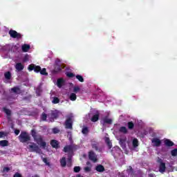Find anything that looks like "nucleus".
Here are the masks:
<instances>
[{"instance_id": "nucleus-1", "label": "nucleus", "mask_w": 177, "mask_h": 177, "mask_svg": "<svg viewBox=\"0 0 177 177\" xmlns=\"http://www.w3.org/2000/svg\"><path fill=\"white\" fill-rule=\"evenodd\" d=\"M31 136H32L35 142H36L39 146L43 147V149L46 147V142L44 141V138H42V136L37 134V131H35V129L31 130Z\"/></svg>"}, {"instance_id": "nucleus-2", "label": "nucleus", "mask_w": 177, "mask_h": 177, "mask_svg": "<svg viewBox=\"0 0 177 177\" xmlns=\"http://www.w3.org/2000/svg\"><path fill=\"white\" fill-rule=\"evenodd\" d=\"M19 140L21 142V143H27V142H30V140H31V137L28 133L21 131L19 136Z\"/></svg>"}, {"instance_id": "nucleus-3", "label": "nucleus", "mask_w": 177, "mask_h": 177, "mask_svg": "<svg viewBox=\"0 0 177 177\" xmlns=\"http://www.w3.org/2000/svg\"><path fill=\"white\" fill-rule=\"evenodd\" d=\"M157 163L159 164V172L160 174H164L165 169H167V166H165V162L160 158H158Z\"/></svg>"}, {"instance_id": "nucleus-4", "label": "nucleus", "mask_w": 177, "mask_h": 177, "mask_svg": "<svg viewBox=\"0 0 177 177\" xmlns=\"http://www.w3.org/2000/svg\"><path fill=\"white\" fill-rule=\"evenodd\" d=\"M8 34L11 38H17V39H21V34L17 32V31L14 30H10Z\"/></svg>"}, {"instance_id": "nucleus-5", "label": "nucleus", "mask_w": 177, "mask_h": 177, "mask_svg": "<svg viewBox=\"0 0 177 177\" xmlns=\"http://www.w3.org/2000/svg\"><path fill=\"white\" fill-rule=\"evenodd\" d=\"M28 70L29 71H32V70L35 71V73H40L41 71V66H37L35 64H31L28 66Z\"/></svg>"}, {"instance_id": "nucleus-6", "label": "nucleus", "mask_w": 177, "mask_h": 177, "mask_svg": "<svg viewBox=\"0 0 177 177\" xmlns=\"http://www.w3.org/2000/svg\"><path fill=\"white\" fill-rule=\"evenodd\" d=\"M66 129H73V118L68 117L65 121Z\"/></svg>"}, {"instance_id": "nucleus-7", "label": "nucleus", "mask_w": 177, "mask_h": 177, "mask_svg": "<svg viewBox=\"0 0 177 177\" xmlns=\"http://www.w3.org/2000/svg\"><path fill=\"white\" fill-rule=\"evenodd\" d=\"M29 149H30V151H35L36 153H41V149H39V147L37 145L35 142H31V145H29Z\"/></svg>"}, {"instance_id": "nucleus-8", "label": "nucleus", "mask_w": 177, "mask_h": 177, "mask_svg": "<svg viewBox=\"0 0 177 177\" xmlns=\"http://www.w3.org/2000/svg\"><path fill=\"white\" fill-rule=\"evenodd\" d=\"M88 158L91 160V161H93V162H97V156H96V154L93 151H90L88 152Z\"/></svg>"}, {"instance_id": "nucleus-9", "label": "nucleus", "mask_w": 177, "mask_h": 177, "mask_svg": "<svg viewBox=\"0 0 177 177\" xmlns=\"http://www.w3.org/2000/svg\"><path fill=\"white\" fill-rule=\"evenodd\" d=\"M59 118V112L57 110H54L51 111L50 113V121L53 122L55 120Z\"/></svg>"}, {"instance_id": "nucleus-10", "label": "nucleus", "mask_w": 177, "mask_h": 177, "mask_svg": "<svg viewBox=\"0 0 177 177\" xmlns=\"http://www.w3.org/2000/svg\"><path fill=\"white\" fill-rule=\"evenodd\" d=\"M64 153H73L74 151V147L73 145H66L64 147Z\"/></svg>"}, {"instance_id": "nucleus-11", "label": "nucleus", "mask_w": 177, "mask_h": 177, "mask_svg": "<svg viewBox=\"0 0 177 177\" xmlns=\"http://www.w3.org/2000/svg\"><path fill=\"white\" fill-rule=\"evenodd\" d=\"M50 144L53 149H59V147H60V145H59V141L56 140H51Z\"/></svg>"}, {"instance_id": "nucleus-12", "label": "nucleus", "mask_w": 177, "mask_h": 177, "mask_svg": "<svg viewBox=\"0 0 177 177\" xmlns=\"http://www.w3.org/2000/svg\"><path fill=\"white\" fill-rule=\"evenodd\" d=\"M99 117H100V113L97 112L96 114L93 115L91 118L92 122H97L99 121Z\"/></svg>"}, {"instance_id": "nucleus-13", "label": "nucleus", "mask_w": 177, "mask_h": 177, "mask_svg": "<svg viewBox=\"0 0 177 177\" xmlns=\"http://www.w3.org/2000/svg\"><path fill=\"white\" fill-rule=\"evenodd\" d=\"M11 92L15 93V95H20V93H21V89H20L19 86H14L11 88Z\"/></svg>"}, {"instance_id": "nucleus-14", "label": "nucleus", "mask_w": 177, "mask_h": 177, "mask_svg": "<svg viewBox=\"0 0 177 177\" xmlns=\"http://www.w3.org/2000/svg\"><path fill=\"white\" fill-rule=\"evenodd\" d=\"M164 142H165V146H166L167 147H172V146H174L175 145V143H174V142H172L169 139L165 140Z\"/></svg>"}, {"instance_id": "nucleus-15", "label": "nucleus", "mask_w": 177, "mask_h": 177, "mask_svg": "<svg viewBox=\"0 0 177 177\" xmlns=\"http://www.w3.org/2000/svg\"><path fill=\"white\" fill-rule=\"evenodd\" d=\"M15 68L18 71H23L24 70V65L21 62L17 63L15 65Z\"/></svg>"}, {"instance_id": "nucleus-16", "label": "nucleus", "mask_w": 177, "mask_h": 177, "mask_svg": "<svg viewBox=\"0 0 177 177\" xmlns=\"http://www.w3.org/2000/svg\"><path fill=\"white\" fill-rule=\"evenodd\" d=\"M64 79L63 78H59L57 80V86H58V88H62V86H63V85H64Z\"/></svg>"}, {"instance_id": "nucleus-17", "label": "nucleus", "mask_w": 177, "mask_h": 177, "mask_svg": "<svg viewBox=\"0 0 177 177\" xmlns=\"http://www.w3.org/2000/svg\"><path fill=\"white\" fill-rule=\"evenodd\" d=\"M95 171L97 172H104V166L102 165H98L95 167Z\"/></svg>"}, {"instance_id": "nucleus-18", "label": "nucleus", "mask_w": 177, "mask_h": 177, "mask_svg": "<svg viewBox=\"0 0 177 177\" xmlns=\"http://www.w3.org/2000/svg\"><path fill=\"white\" fill-rule=\"evenodd\" d=\"M3 111L8 115V118L12 115V111L8 109L6 107H3Z\"/></svg>"}, {"instance_id": "nucleus-19", "label": "nucleus", "mask_w": 177, "mask_h": 177, "mask_svg": "<svg viewBox=\"0 0 177 177\" xmlns=\"http://www.w3.org/2000/svg\"><path fill=\"white\" fill-rule=\"evenodd\" d=\"M152 143H155V146H156V147L161 146V140L158 138H153L152 140Z\"/></svg>"}, {"instance_id": "nucleus-20", "label": "nucleus", "mask_w": 177, "mask_h": 177, "mask_svg": "<svg viewBox=\"0 0 177 177\" xmlns=\"http://www.w3.org/2000/svg\"><path fill=\"white\" fill-rule=\"evenodd\" d=\"M120 145L122 149H125V147H127V140L126 139H120Z\"/></svg>"}, {"instance_id": "nucleus-21", "label": "nucleus", "mask_w": 177, "mask_h": 177, "mask_svg": "<svg viewBox=\"0 0 177 177\" xmlns=\"http://www.w3.org/2000/svg\"><path fill=\"white\" fill-rule=\"evenodd\" d=\"M0 146H1L2 147H6V146H9V141L6 140H1Z\"/></svg>"}, {"instance_id": "nucleus-22", "label": "nucleus", "mask_w": 177, "mask_h": 177, "mask_svg": "<svg viewBox=\"0 0 177 177\" xmlns=\"http://www.w3.org/2000/svg\"><path fill=\"white\" fill-rule=\"evenodd\" d=\"M30 45L24 44L21 48L22 52H25V53L28 52V50H30Z\"/></svg>"}, {"instance_id": "nucleus-23", "label": "nucleus", "mask_w": 177, "mask_h": 177, "mask_svg": "<svg viewBox=\"0 0 177 177\" xmlns=\"http://www.w3.org/2000/svg\"><path fill=\"white\" fill-rule=\"evenodd\" d=\"M69 99L71 102H75L77 100V94L71 93L69 96Z\"/></svg>"}, {"instance_id": "nucleus-24", "label": "nucleus", "mask_w": 177, "mask_h": 177, "mask_svg": "<svg viewBox=\"0 0 177 177\" xmlns=\"http://www.w3.org/2000/svg\"><path fill=\"white\" fill-rule=\"evenodd\" d=\"M119 131L121 133H124V135H127V133H128V129H127V127H121L119 129Z\"/></svg>"}, {"instance_id": "nucleus-25", "label": "nucleus", "mask_w": 177, "mask_h": 177, "mask_svg": "<svg viewBox=\"0 0 177 177\" xmlns=\"http://www.w3.org/2000/svg\"><path fill=\"white\" fill-rule=\"evenodd\" d=\"M4 77L6 80H12V73H10V71H7L4 73Z\"/></svg>"}, {"instance_id": "nucleus-26", "label": "nucleus", "mask_w": 177, "mask_h": 177, "mask_svg": "<svg viewBox=\"0 0 177 177\" xmlns=\"http://www.w3.org/2000/svg\"><path fill=\"white\" fill-rule=\"evenodd\" d=\"M41 93H42V86L39 85L36 88V94L37 96H41Z\"/></svg>"}, {"instance_id": "nucleus-27", "label": "nucleus", "mask_w": 177, "mask_h": 177, "mask_svg": "<svg viewBox=\"0 0 177 177\" xmlns=\"http://www.w3.org/2000/svg\"><path fill=\"white\" fill-rule=\"evenodd\" d=\"M127 127H128V129H129L130 131H132V129L135 128V124L132 121L129 122H127Z\"/></svg>"}, {"instance_id": "nucleus-28", "label": "nucleus", "mask_w": 177, "mask_h": 177, "mask_svg": "<svg viewBox=\"0 0 177 177\" xmlns=\"http://www.w3.org/2000/svg\"><path fill=\"white\" fill-rule=\"evenodd\" d=\"M105 142L106 143L109 149H111V147H113V144L111 143V141H110V138L106 137L105 138Z\"/></svg>"}, {"instance_id": "nucleus-29", "label": "nucleus", "mask_w": 177, "mask_h": 177, "mask_svg": "<svg viewBox=\"0 0 177 177\" xmlns=\"http://www.w3.org/2000/svg\"><path fill=\"white\" fill-rule=\"evenodd\" d=\"M60 164H61V167H62V168H64V167H66V165H67V162L66 161V158L65 157H63L60 160Z\"/></svg>"}, {"instance_id": "nucleus-30", "label": "nucleus", "mask_w": 177, "mask_h": 177, "mask_svg": "<svg viewBox=\"0 0 177 177\" xmlns=\"http://www.w3.org/2000/svg\"><path fill=\"white\" fill-rule=\"evenodd\" d=\"M103 122L104 124H112L113 123V120L111 119H109L107 117H105L103 119Z\"/></svg>"}, {"instance_id": "nucleus-31", "label": "nucleus", "mask_w": 177, "mask_h": 177, "mask_svg": "<svg viewBox=\"0 0 177 177\" xmlns=\"http://www.w3.org/2000/svg\"><path fill=\"white\" fill-rule=\"evenodd\" d=\"M138 146H139V140L137 138H134L133 140V147L136 148Z\"/></svg>"}, {"instance_id": "nucleus-32", "label": "nucleus", "mask_w": 177, "mask_h": 177, "mask_svg": "<svg viewBox=\"0 0 177 177\" xmlns=\"http://www.w3.org/2000/svg\"><path fill=\"white\" fill-rule=\"evenodd\" d=\"M52 103H53V104H57L58 103H60V100L57 97H54Z\"/></svg>"}, {"instance_id": "nucleus-33", "label": "nucleus", "mask_w": 177, "mask_h": 177, "mask_svg": "<svg viewBox=\"0 0 177 177\" xmlns=\"http://www.w3.org/2000/svg\"><path fill=\"white\" fill-rule=\"evenodd\" d=\"M89 133V129H88V127H84L82 130V133H83V135H88V133Z\"/></svg>"}, {"instance_id": "nucleus-34", "label": "nucleus", "mask_w": 177, "mask_h": 177, "mask_svg": "<svg viewBox=\"0 0 177 177\" xmlns=\"http://www.w3.org/2000/svg\"><path fill=\"white\" fill-rule=\"evenodd\" d=\"M40 118L41 120V121H46V119L48 118V115H46V113H43L41 116Z\"/></svg>"}, {"instance_id": "nucleus-35", "label": "nucleus", "mask_w": 177, "mask_h": 177, "mask_svg": "<svg viewBox=\"0 0 177 177\" xmlns=\"http://www.w3.org/2000/svg\"><path fill=\"white\" fill-rule=\"evenodd\" d=\"M41 160H42L43 162H44V164H46V165H48V167L50 166V162H48V158H44L41 156Z\"/></svg>"}, {"instance_id": "nucleus-36", "label": "nucleus", "mask_w": 177, "mask_h": 177, "mask_svg": "<svg viewBox=\"0 0 177 177\" xmlns=\"http://www.w3.org/2000/svg\"><path fill=\"white\" fill-rule=\"evenodd\" d=\"M62 71V68L60 66H57L55 68V70L53 71V74H57V73Z\"/></svg>"}, {"instance_id": "nucleus-37", "label": "nucleus", "mask_w": 177, "mask_h": 177, "mask_svg": "<svg viewBox=\"0 0 177 177\" xmlns=\"http://www.w3.org/2000/svg\"><path fill=\"white\" fill-rule=\"evenodd\" d=\"M52 132H53V133L56 135V133H59L60 129H59V128H57V127H54L52 129Z\"/></svg>"}, {"instance_id": "nucleus-38", "label": "nucleus", "mask_w": 177, "mask_h": 177, "mask_svg": "<svg viewBox=\"0 0 177 177\" xmlns=\"http://www.w3.org/2000/svg\"><path fill=\"white\" fill-rule=\"evenodd\" d=\"M81 171V167L80 166H75L73 168V172H75V174H78V172H80Z\"/></svg>"}, {"instance_id": "nucleus-39", "label": "nucleus", "mask_w": 177, "mask_h": 177, "mask_svg": "<svg viewBox=\"0 0 177 177\" xmlns=\"http://www.w3.org/2000/svg\"><path fill=\"white\" fill-rule=\"evenodd\" d=\"M71 161H72L71 155H68V156L67 167H71Z\"/></svg>"}, {"instance_id": "nucleus-40", "label": "nucleus", "mask_w": 177, "mask_h": 177, "mask_svg": "<svg viewBox=\"0 0 177 177\" xmlns=\"http://www.w3.org/2000/svg\"><path fill=\"white\" fill-rule=\"evenodd\" d=\"M40 74L41 75H48V73L46 72V68H44L42 70L40 69Z\"/></svg>"}, {"instance_id": "nucleus-41", "label": "nucleus", "mask_w": 177, "mask_h": 177, "mask_svg": "<svg viewBox=\"0 0 177 177\" xmlns=\"http://www.w3.org/2000/svg\"><path fill=\"white\" fill-rule=\"evenodd\" d=\"M66 77H68V78H73V77H75V74H74L71 72H68V73H66Z\"/></svg>"}, {"instance_id": "nucleus-42", "label": "nucleus", "mask_w": 177, "mask_h": 177, "mask_svg": "<svg viewBox=\"0 0 177 177\" xmlns=\"http://www.w3.org/2000/svg\"><path fill=\"white\" fill-rule=\"evenodd\" d=\"M76 78L77 80H78V81H80V82H84V77H82V75H77Z\"/></svg>"}, {"instance_id": "nucleus-43", "label": "nucleus", "mask_w": 177, "mask_h": 177, "mask_svg": "<svg viewBox=\"0 0 177 177\" xmlns=\"http://www.w3.org/2000/svg\"><path fill=\"white\" fill-rule=\"evenodd\" d=\"M171 154L173 157H176L177 156V148L171 151Z\"/></svg>"}, {"instance_id": "nucleus-44", "label": "nucleus", "mask_w": 177, "mask_h": 177, "mask_svg": "<svg viewBox=\"0 0 177 177\" xmlns=\"http://www.w3.org/2000/svg\"><path fill=\"white\" fill-rule=\"evenodd\" d=\"M80 91H81V88H80V86H77L73 87L74 93H78V92H80Z\"/></svg>"}, {"instance_id": "nucleus-45", "label": "nucleus", "mask_w": 177, "mask_h": 177, "mask_svg": "<svg viewBox=\"0 0 177 177\" xmlns=\"http://www.w3.org/2000/svg\"><path fill=\"white\" fill-rule=\"evenodd\" d=\"M91 146H92V148H93V149H95V150L96 151H97V150H99V147H97V144H96V143H93V144L91 145Z\"/></svg>"}, {"instance_id": "nucleus-46", "label": "nucleus", "mask_w": 177, "mask_h": 177, "mask_svg": "<svg viewBox=\"0 0 177 177\" xmlns=\"http://www.w3.org/2000/svg\"><path fill=\"white\" fill-rule=\"evenodd\" d=\"M127 171L129 174H133V169L131 166H129V168L127 169Z\"/></svg>"}, {"instance_id": "nucleus-47", "label": "nucleus", "mask_w": 177, "mask_h": 177, "mask_svg": "<svg viewBox=\"0 0 177 177\" xmlns=\"http://www.w3.org/2000/svg\"><path fill=\"white\" fill-rule=\"evenodd\" d=\"M84 169L85 172H91V171H92V169L90 167H86Z\"/></svg>"}, {"instance_id": "nucleus-48", "label": "nucleus", "mask_w": 177, "mask_h": 177, "mask_svg": "<svg viewBox=\"0 0 177 177\" xmlns=\"http://www.w3.org/2000/svg\"><path fill=\"white\" fill-rule=\"evenodd\" d=\"M6 136V134L3 131H0V138H5Z\"/></svg>"}, {"instance_id": "nucleus-49", "label": "nucleus", "mask_w": 177, "mask_h": 177, "mask_svg": "<svg viewBox=\"0 0 177 177\" xmlns=\"http://www.w3.org/2000/svg\"><path fill=\"white\" fill-rule=\"evenodd\" d=\"M28 60H29L28 55H25L24 57V62H28Z\"/></svg>"}, {"instance_id": "nucleus-50", "label": "nucleus", "mask_w": 177, "mask_h": 177, "mask_svg": "<svg viewBox=\"0 0 177 177\" xmlns=\"http://www.w3.org/2000/svg\"><path fill=\"white\" fill-rule=\"evenodd\" d=\"M13 177H22V176L20 174V173L17 172L14 174Z\"/></svg>"}, {"instance_id": "nucleus-51", "label": "nucleus", "mask_w": 177, "mask_h": 177, "mask_svg": "<svg viewBox=\"0 0 177 177\" xmlns=\"http://www.w3.org/2000/svg\"><path fill=\"white\" fill-rule=\"evenodd\" d=\"M3 171L4 172H9V171H10V168H9V167H4Z\"/></svg>"}, {"instance_id": "nucleus-52", "label": "nucleus", "mask_w": 177, "mask_h": 177, "mask_svg": "<svg viewBox=\"0 0 177 177\" xmlns=\"http://www.w3.org/2000/svg\"><path fill=\"white\" fill-rule=\"evenodd\" d=\"M15 135H17V136L19 135V133H20V130L16 129L15 130Z\"/></svg>"}, {"instance_id": "nucleus-53", "label": "nucleus", "mask_w": 177, "mask_h": 177, "mask_svg": "<svg viewBox=\"0 0 177 177\" xmlns=\"http://www.w3.org/2000/svg\"><path fill=\"white\" fill-rule=\"evenodd\" d=\"M119 177H125V175H124V174H120L119 175Z\"/></svg>"}, {"instance_id": "nucleus-54", "label": "nucleus", "mask_w": 177, "mask_h": 177, "mask_svg": "<svg viewBox=\"0 0 177 177\" xmlns=\"http://www.w3.org/2000/svg\"><path fill=\"white\" fill-rule=\"evenodd\" d=\"M149 177H154V174H149Z\"/></svg>"}, {"instance_id": "nucleus-55", "label": "nucleus", "mask_w": 177, "mask_h": 177, "mask_svg": "<svg viewBox=\"0 0 177 177\" xmlns=\"http://www.w3.org/2000/svg\"><path fill=\"white\" fill-rule=\"evenodd\" d=\"M77 177H84V176H81V174H77Z\"/></svg>"}, {"instance_id": "nucleus-56", "label": "nucleus", "mask_w": 177, "mask_h": 177, "mask_svg": "<svg viewBox=\"0 0 177 177\" xmlns=\"http://www.w3.org/2000/svg\"><path fill=\"white\" fill-rule=\"evenodd\" d=\"M32 177H39V176H38V175H35V176H33Z\"/></svg>"}, {"instance_id": "nucleus-57", "label": "nucleus", "mask_w": 177, "mask_h": 177, "mask_svg": "<svg viewBox=\"0 0 177 177\" xmlns=\"http://www.w3.org/2000/svg\"><path fill=\"white\" fill-rule=\"evenodd\" d=\"M11 128L13 129V126H12Z\"/></svg>"}]
</instances>
